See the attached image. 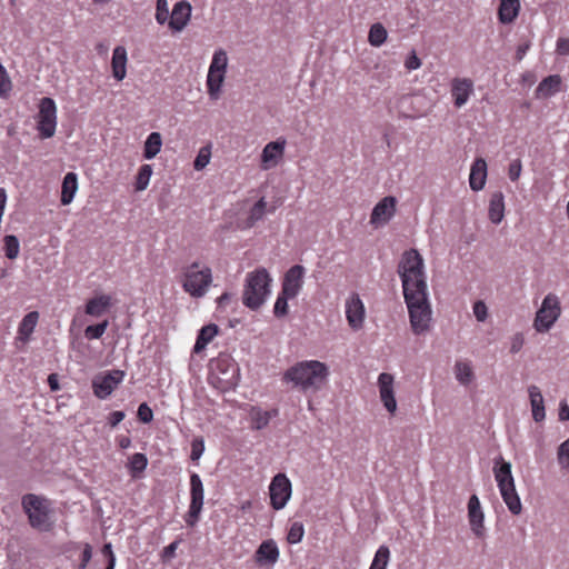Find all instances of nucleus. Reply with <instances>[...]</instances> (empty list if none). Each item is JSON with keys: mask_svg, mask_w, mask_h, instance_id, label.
I'll use <instances>...</instances> for the list:
<instances>
[{"mask_svg": "<svg viewBox=\"0 0 569 569\" xmlns=\"http://www.w3.org/2000/svg\"><path fill=\"white\" fill-rule=\"evenodd\" d=\"M403 299L428 296L425 260L416 249L405 251L398 264Z\"/></svg>", "mask_w": 569, "mask_h": 569, "instance_id": "1", "label": "nucleus"}, {"mask_svg": "<svg viewBox=\"0 0 569 569\" xmlns=\"http://www.w3.org/2000/svg\"><path fill=\"white\" fill-rule=\"evenodd\" d=\"M329 368L318 360H303L291 366L283 373V380L299 390L319 391L328 381Z\"/></svg>", "mask_w": 569, "mask_h": 569, "instance_id": "2", "label": "nucleus"}, {"mask_svg": "<svg viewBox=\"0 0 569 569\" xmlns=\"http://www.w3.org/2000/svg\"><path fill=\"white\" fill-rule=\"evenodd\" d=\"M21 506L30 526L41 532H48L54 527V510L52 502L43 496L28 493L22 497Z\"/></svg>", "mask_w": 569, "mask_h": 569, "instance_id": "3", "label": "nucleus"}, {"mask_svg": "<svg viewBox=\"0 0 569 569\" xmlns=\"http://www.w3.org/2000/svg\"><path fill=\"white\" fill-rule=\"evenodd\" d=\"M492 471L500 496L508 510L515 516L520 515L522 511V503L516 489L511 463L499 456L493 460Z\"/></svg>", "mask_w": 569, "mask_h": 569, "instance_id": "4", "label": "nucleus"}, {"mask_svg": "<svg viewBox=\"0 0 569 569\" xmlns=\"http://www.w3.org/2000/svg\"><path fill=\"white\" fill-rule=\"evenodd\" d=\"M271 277L266 268H258L246 276L242 302L251 310L260 308L268 299L271 290Z\"/></svg>", "mask_w": 569, "mask_h": 569, "instance_id": "5", "label": "nucleus"}, {"mask_svg": "<svg viewBox=\"0 0 569 569\" xmlns=\"http://www.w3.org/2000/svg\"><path fill=\"white\" fill-rule=\"evenodd\" d=\"M211 268L202 262H192L182 272V289L194 299L207 295L212 283Z\"/></svg>", "mask_w": 569, "mask_h": 569, "instance_id": "6", "label": "nucleus"}, {"mask_svg": "<svg viewBox=\"0 0 569 569\" xmlns=\"http://www.w3.org/2000/svg\"><path fill=\"white\" fill-rule=\"evenodd\" d=\"M410 329L415 336H425L432 328V308L428 296L405 299Z\"/></svg>", "mask_w": 569, "mask_h": 569, "instance_id": "7", "label": "nucleus"}, {"mask_svg": "<svg viewBox=\"0 0 569 569\" xmlns=\"http://www.w3.org/2000/svg\"><path fill=\"white\" fill-rule=\"evenodd\" d=\"M562 315L560 297L555 292L547 293L537 309L532 328L537 333L549 332Z\"/></svg>", "mask_w": 569, "mask_h": 569, "instance_id": "8", "label": "nucleus"}, {"mask_svg": "<svg viewBox=\"0 0 569 569\" xmlns=\"http://www.w3.org/2000/svg\"><path fill=\"white\" fill-rule=\"evenodd\" d=\"M210 378L217 387L227 391L234 388L239 381V367L229 356H220L211 361Z\"/></svg>", "mask_w": 569, "mask_h": 569, "instance_id": "9", "label": "nucleus"}, {"mask_svg": "<svg viewBox=\"0 0 569 569\" xmlns=\"http://www.w3.org/2000/svg\"><path fill=\"white\" fill-rule=\"evenodd\" d=\"M37 114V130L40 138L49 139L54 136L57 129V106L53 99L42 98L39 102Z\"/></svg>", "mask_w": 569, "mask_h": 569, "instance_id": "10", "label": "nucleus"}, {"mask_svg": "<svg viewBox=\"0 0 569 569\" xmlns=\"http://www.w3.org/2000/svg\"><path fill=\"white\" fill-rule=\"evenodd\" d=\"M204 500L203 483L198 473L190 476V505L184 516V521L189 527H194L199 521Z\"/></svg>", "mask_w": 569, "mask_h": 569, "instance_id": "11", "label": "nucleus"}, {"mask_svg": "<svg viewBox=\"0 0 569 569\" xmlns=\"http://www.w3.org/2000/svg\"><path fill=\"white\" fill-rule=\"evenodd\" d=\"M292 493L289 478L284 473H277L269 486L270 505L274 510H281L288 503Z\"/></svg>", "mask_w": 569, "mask_h": 569, "instance_id": "12", "label": "nucleus"}, {"mask_svg": "<svg viewBox=\"0 0 569 569\" xmlns=\"http://www.w3.org/2000/svg\"><path fill=\"white\" fill-rule=\"evenodd\" d=\"M287 140L282 137L268 142L261 151L259 167L263 171L277 168L284 158Z\"/></svg>", "mask_w": 569, "mask_h": 569, "instance_id": "13", "label": "nucleus"}, {"mask_svg": "<svg viewBox=\"0 0 569 569\" xmlns=\"http://www.w3.org/2000/svg\"><path fill=\"white\" fill-rule=\"evenodd\" d=\"M397 210V199L393 196L383 197L373 207L369 223L379 229L385 227L395 217Z\"/></svg>", "mask_w": 569, "mask_h": 569, "instance_id": "14", "label": "nucleus"}, {"mask_svg": "<svg viewBox=\"0 0 569 569\" xmlns=\"http://www.w3.org/2000/svg\"><path fill=\"white\" fill-rule=\"evenodd\" d=\"M345 315L348 326L353 331L363 328L366 320V307L358 293H351L345 301Z\"/></svg>", "mask_w": 569, "mask_h": 569, "instance_id": "15", "label": "nucleus"}, {"mask_svg": "<svg viewBox=\"0 0 569 569\" xmlns=\"http://www.w3.org/2000/svg\"><path fill=\"white\" fill-rule=\"evenodd\" d=\"M192 13V7L189 1L180 0L174 3L172 11L169 16L168 23L169 29L173 33L182 32L189 24Z\"/></svg>", "mask_w": 569, "mask_h": 569, "instance_id": "16", "label": "nucleus"}, {"mask_svg": "<svg viewBox=\"0 0 569 569\" xmlns=\"http://www.w3.org/2000/svg\"><path fill=\"white\" fill-rule=\"evenodd\" d=\"M379 398L390 415L397 411V400L395 395V377L391 373L382 372L378 377Z\"/></svg>", "mask_w": 569, "mask_h": 569, "instance_id": "17", "label": "nucleus"}, {"mask_svg": "<svg viewBox=\"0 0 569 569\" xmlns=\"http://www.w3.org/2000/svg\"><path fill=\"white\" fill-rule=\"evenodd\" d=\"M475 92V84L470 78L456 77L450 82V93L453 106L462 108Z\"/></svg>", "mask_w": 569, "mask_h": 569, "instance_id": "18", "label": "nucleus"}, {"mask_svg": "<svg viewBox=\"0 0 569 569\" xmlns=\"http://www.w3.org/2000/svg\"><path fill=\"white\" fill-rule=\"evenodd\" d=\"M122 379L123 372L119 370L96 376L92 381L94 395L101 399L107 398L122 381Z\"/></svg>", "mask_w": 569, "mask_h": 569, "instance_id": "19", "label": "nucleus"}, {"mask_svg": "<svg viewBox=\"0 0 569 569\" xmlns=\"http://www.w3.org/2000/svg\"><path fill=\"white\" fill-rule=\"evenodd\" d=\"M305 276V267L300 264L291 267L283 277L281 292L287 297L296 298L302 289Z\"/></svg>", "mask_w": 569, "mask_h": 569, "instance_id": "20", "label": "nucleus"}, {"mask_svg": "<svg viewBox=\"0 0 569 569\" xmlns=\"http://www.w3.org/2000/svg\"><path fill=\"white\" fill-rule=\"evenodd\" d=\"M468 519L470 529L477 537H482L485 531V513L478 496L472 495L468 501Z\"/></svg>", "mask_w": 569, "mask_h": 569, "instance_id": "21", "label": "nucleus"}, {"mask_svg": "<svg viewBox=\"0 0 569 569\" xmlns=\"http://www.w3.org/2000/svg\"><path fill=\"white\" fill-rule=\"evenodd\" d=\"M279 548L274 540L268 539L261 542L256 550V561L263 565H274L279 559Z\"/></svg>", "mask_w": 569, "mask_h": 569, "instance_id": "22", "label": "nucleus"}, {"mask_svg": "<svg viewBox=\"0 0 569 569\" xmlns=\"http://www.w3.org/2000/svg\"><path fill=\"white\" fill-rule=\"evenodd\" d=\"M487 162L483 158H477L470 168L469 186L473 191L485 188L487 181Z\"/></svg>", "mask_w": 569, "mask_h": 569, "instance_id": "23", "label": "nucleus"}, {"mask_svg": "<svg viewBox=\"0 0 569 569\" xmlns=\"http://www.w3.org/2000/svg\"><path fill=\"white\" fill-rule=\"evenodd\" d=\"M112 306V299L109 295H97L86 303L84 312L88 316L99 318L106 315Z\"/></svg>", "mask_w": 569, "mask_h": 569, "instance_id": "24", "label": "nucleus"}, {"mask_svg": "<svg viewBox=\"0 0 569 569\" xmlns=\"http://www.w3.org/2000/svg\"><path fill=\"white\" fill-rule=\"evenodd\" d=\"M453 375L459 385L465 387L471 385L476 379L472 361L458 359L453 366Z\"/></svg>", "mask_w": 569, "mask_h": 569, "instance_id": "25", "label": "nucleus"}, {"mask_svg": "<svg viewBox=\"0 0 569 569\" xmlns=\"http://www.w3.org/2000/svg\"><path fill=\"white\" fill-rule=\"evenodd\" d=\"M227 74L208 70L206 78V89L210 100L217 101L222 96V89Z\"/></svg>", "mask_w": 569, "mask_h": 569, "instance_id": "26", "label": "nucleus"}, {"mask_svg": "<svg viewBox=\"0 0 569 569\" xmlns=\"http://www.w3.org/2000/svg\"><path fill=\"white\" fill-rule=\"evenodd\" d=\"M528 396L530 400L532 418L536 422H540L546 418L545 400L538 386L528 387Z\"/></svg>", "mask_w": 569, "mask_h": 569, "instance_id": "27", "label": "nucleus"}, {"mask_svg": "<svg viewBox=\"0 0 569 569\" xmlns=\"http://www.w3.org/2000/svg\"><path fill=\"white\" fill-rule=\"evenodd\" d=\"M520 11V0H499L498 19L508 24L516 20Z\"/></svg>", "mask_w": 569, "mask_h": 569, "instance_id": "28", "label": "nucleus"}, {"mask_svg": "<svg viewBox=\"0 0 569 569\" xmlns=\"http://www.w3.org/2000/svg\"><path fill=\"white\" fill-rule=\"evenodd\" d=\"M488 218L495 223L499 224L505 218V196L501 191L491 194L488 208Z\"/></svg>", "mask_w": 569, "mask_h": 569, "instance_id": "29", "label": "nucleus"}, {"mask_svg": "<svg viewBox=\"0 0 569 569\" xmlns=\"http://www.w3.org/2000/svg\"><path fill=\"white\" fill-rule=\"evenodd\" d=\"M39 321V312L38 311H31L27 313L18 327V340L22 342H28L31 338V335L33 333L37 323Z\"/></svg>", "mask_w": 569, "mask_h": 569, "instance_id": "30", "label": "nucleus"}, {"mask_svg": "<svg viewBox=\"0 0 569 569\" xmlns=\"http://www.w3.org/2000/svg\"><path fill=\"white\" fill-rule=\"evenodd\" d=\"M78 191V176L74 172H68L61 186V203L63 206L70 204Z\"/></svg>", "mask_w": 569, "mask_h": 569, "instance_id": "31", "label": "nucleus"}, {"mask_svg": "<svg viewBox=\"0 0 569 569\" xmlns=\"http://www.w3.org/2000/svg\"><path fill=\"white\" fill-rule=\"evenodd\" d=\"M561 78L558 74H552L545 78L536 89L537 98H549L560 91Z\"/></svg>", "mask_w": 569, "mask_h": 569, "instance_id": "32", "label": "nucleus"}, {"mask_svg": "<svg viewBox=\"0 0 569 569\" xmlns=\"http://www.w3.org/2000/svg\"><path fill=\"white\" fill-rule=\"evenodd\" d=\"M127 51L123 47H117L113 50L111 67L112 74L117 80H122L126 77L127 70Z\"/></svg>", "mask_w": 569, "mask_h": 569, "instance_id": "33", "label": "nucleus"}, {"mask_svg": "<svg viewBox=\"0 0 569 569\" xmlns=\"http://www.w3.org/2000/svg\"><path fill=\"white\" fill-rule=\"evenodd\" d=\"M219 328L217 325L210 323L204 327H202L199 331V335L197 337L193 352L200 353L202 350L206 349L208 343L212 341V339L218 335Z\"/></svg>", "mask_w": 569, "mask_h": 569, "instance_id": "34", "label": "nucleus"}, {"mask_svg": "<svg viewBox=\"0 0 569 569\" xmlns=\"http://www.w3.org/2000/svg\"><path fill=\"white\" fill-rule=\"evenodd\" d=\"M229 66L228 52L223 48H217L211 57L208 70L227 74Z\"/></svg>", "mask_w": 569, "mask_h": 569, "instance_id": "35", "label": "nucleus"}, {"mask_svg": "<svg viewBox=\"0 0 569 569\" xmlns=\"http://www.w3.org/2000/svg\"><path fill=\"white\" fill-rule=\"evenodd\" d=\"M277 411H267L260 408L253 407L250 410V420L253 429L260 430L268 426L272 416H274Z\"/></svg>", "mask_w": 569, "mask_h": 569, "instance_id": "36", "label": "nucleus"}, {"mask_svg": "<svg viewBox=\"0 0 569 569\" xmlns=\"http://www.w3.org/2000/svg\"><path fill=\"white\" fill-rule=\"evenodd\" d=\"M162 137L159 132H152L144 141V159L154 158L161 150Z\"/></svg>", "mask_w": 569, "mask_h": 569, "instance_id": "37", "label": "nucleus"}, {"mask_svg": "<svg viewBox=\"0 0 569 569\" xmlns=\"http://www.w3.org/2000/svg\"><path fill=\"white\" fill-rule=\"evenodd\" d=\"M388 37V32L386 28L380 23H373L370 27L369 34H368V42L376 48L381 47Z\"/></svg>", "mask_w": 569, "mask_h": 569, "instance_id": "38", "label": "nucleus"}, {"mask_svg": "<svg viewBox=\"0 0 569 569\" xmlns=\"http://www.w3.org/2000/svg\"><path fill=\"white\" fill-rule=\"evenodd\" d=\"M390 560V550L387 546H380L376 551L369 569H387Z\"/></svg>", "mask_w": 569, "mask_h": 569, "instance_id": "39", "label": "nucleus"}, {"mask_svg": "<svg viewBox=\"0 0 569 569\" xmlns=\"http://www.w3.org/2000/svg\"><path fill=\"white\" fill-rule=\"evenodd\" d=\"M3 243L6 257L10 260L17 259L20 253V243L18 238L13 234H8L3 238Z\"/></svg>", "mask_w": 569, "mask_h": 569, "instance_id": "40", "label": "nucleus"}, {"mask_svg": "<svg viewBox=\"0 0 569 569\" xmlns=\"http://www.w3.org/2000/svg\"><path fill=\"white\" fill-rule=\"evenodd\" d=\"M267 202L264 198L258 200L250 209L248 216V227H252L257 221L261 220L266 213Z\"/></svg>", "mask_w": 569, "mask_h": 569, "instance_id": "41", "label": "nucleus"}, {"mask_svg": "<svg viewBox=\"0 0 569 569\" xmlns=\"http://www.w3.org/2000/svg\"><path fill=\"white\" fill-rule=\"evenodd\" d=\"M305 536V527L303 523L300 521H295L290 525V528L288 530L287 535V541L290 545H297L301 542Z\"/></svg>", "mask_w": 569, "mask_h": 569, "instance_id": "42", "label": "nucleus"}, {"mask_svg": "<svg viewBox=\"0 0 569 569\" xmlns=\"http://www.w3.org/2000/svg\"><path fill=\"white\" fill-rule=\"evenodd\" d=\"M211 159V144H207L200 148L194 161H193V168L197 171H200L204 169Z\"/></svg>", "mask_w": 569, "mask_h": 569, "instance_id": "43", "label": "nucleus"}, {"mask_svg": "<svg viewBox=\"0 0 569 569\" xmlns=\"http://www.w3.org/2000/svg\"><path fill=\"white\" fill-rule=\"evenodd\" d=\"M557 461L562 470H569V438L558 447Z\"/></svg>", "mask_w": 569, "mask_h": 569, "instance_id": "44", "label": "nucleus"}, {"mask_svg": "<svg viewBox=\"0 0 569 569\" xmlns=\"http://www.w3.org/2000/svg\"><path fill=\"white\" fill-rule=\"evenodd\" d=\"M12 90V82L10 77L6 70V68L0 63V97L8 98Z\"/></svg>", "mask_w": 569, "mask_h": 569, "instance_id": "45", "label": "nucleus"}, {"mask_svg": "<svg viewBox=\"0 0 569 569\" xmlns=\"http://www.w3.org/2000/svg\"><path fill=\"white\" fill-rule=\"evenodd\" d=\"M108 321L104 320L101 323L88 326L84 330V336L89 340L99 339L103 336L108 328Z\"/></svg>", "mask_w": 569, "mask_h": 569, "instance_id": "46", "label": "nucleus"}, {"mask_svg": "<svg viewBox=\"0 0 569 569\" xmlns=\"http://www.w3.org/2000/svg\"><path fill=\"white\" fill-rule=\"evenodd\" d=\"M169 6L167 0H157L156 20L159 24H164L169 19Z\"/></svg>", "mask_w": 569, "mask_h": 569, "instance_id": "47", "label": "nucleus"}, {"mask_svg": "<svg viewBox=\"0 0 569 569\" xmlns=\"http://www.w3.org/2000/svg\"><path fill=\"white\" fill-rule=\"evenodd\" d=\"M289 299H293V298L287 297L282 292L278 296V298L274 302V307H273V312L277 317H282V316L287 315Z\"/></svg>", "mask_w": 569, "mask_h": 569, "instance_id": "48", "label": "nucleus"}, {"mask_svg": "<svg viewBox=\"0 0 569 569\" xmlns=\"http://www.w3.org/2000/svg\"><path fill=\"white\" fill-rule=\"evenodd\" d=\"M204 451V441L201 437L194 438L191 442V455L190 458L192 461H197L200 459Z\"/></svg>", "mask_w": 569, "mask_h": 569, "instance_id": "49", "label": "nucleus"}, {"mask_svg": "<svg viewBox=\"0 0 569 569\" xmlns=\"http://www.w3.org/2000/svg\"><path fill=\"white\" fill-rule=\"evenodd\" d=\"M473 315L479 322H485L488 318V308L481 300L476 301L472 307Z\"/></svg>", "mask_w": 569, "mask_h": 569, "instance_id": "50", "label": "nucleus"}, {"mask_svg": "<svg viewBox=\"0 0 569 569\" xmlns=\"http://www.w3.org/2000/svg\"><path fill=\"white\" fill-rule=\"evenodd\" d=\"M129 466L132 477L139 478L142 472V453H136Z\"/></svg>", "mask_w": 569, "mask_h": 569, "instance_id": "51", "label": "nucleus"}, {"mask_svg": "<svg viewBox=\"0 0 569 569\" xmlns=\"http://www.w3.org/2000/svg\"><path fill=\"white\" fill-rule=\"evenodd\" d=\"M522 170V164L519 159H515L511 161L508 168V177L511 181H516L519 179Z\"/></svg>", "mask_w": 569, "mask_h": 569, "instance_id": "52", "label": "nucleus"}, {"mask_svg": "<svg viewBox=\"0 0 569 569\" xmlns=\"http://www.w3.org/2000/svg\"><path fill=\"white\" fill-rule=\"evenodd\" d=\"M523 343H525V338H523L522 333L513 335L510 339V352L513 355L518 353L522 349Z\"/></svg>", "mask_w": 569, "mask_h": 569, "instance_id": "53", "label": "nucleus"}, {"mask_svg": "<svg viewBox=\"0 0 569 569\" xmlns=\"http://www.w3.org/2000/svg\"><path fill=\"white\" fill-rule=\"evenodd\" d=\"M405 67L406 69H408L409 71H412V70H417L421 67V60L418 58V56L416 54V52H411L406 61H405Z\"/></svg>", "mask_w": 569, "mask_h": 569, "instance_id": "54", "label": "nucleus"}, {"mask_svg": "<svg viewBox=\"0 0 569 569\" xmlns=\"http://www.w3.org/2000/svg\"><path fill=\"white\" fill-rule=\"evenodd\" d=\"M556 52L559 56H569V38H559L557 40Z\"/></svg>", "mask_w": 569, "mask_h": 569, "instance_id": "55", "label": "nucleus"}, {"mask_svg": "<svg viewBox=\"0 0 569 569\" xmlns=\"http://www.w3.org/2000/svg\"><path fill=\"white\" fill-rule=\"evenodd\" d=\"M92 557V548L90 545L86 543L82 550L81 555V563L79 566V569H84Z\"/></svg>", "mask_w": 569, "mask_h": 569, "instance_id": "56", "label": "nucleus"}, {"mask_svg": "<svg viewBox=\"0 0 569 569\" xmlns=\"http://www.w3.org/2000/svg\"><path fill=\"white\" fill-rule=\"evenodd\" d=\"M178 545H179L178 541H173L170 545H168L167 547H164V549L162 551V559L164 561H168L174 557Z\"/></svg>", "mask_w": 569, "mask_h": 569, "instance_id": "57", "label": "nucleus"}, {"mask_svg": "<svg viewBox=\"0 0 569 569\" xmlns=\"http://www.w3.org/2000/svg\"><path fill=\"white\" fill-rule=\"evenodd\" d=\"M559 420L568 421L569 420V406L567 401L562 400L559 405Z\"/></svg>", "mask_w": 569, "mask_h": 569, "instance_id": "58", "label": "nucleus"}, {"mask_svg": "<svg viewBox=\"0 0 569 569\" xmlns=\"http://www.w3.org/2000/svg\"><path fill=\"white\" fill-rule=\"evenodd\" d=\"M124 418V413L122 411H113L109 416V423L111 427H116L120 423Z\"/></svg>", "mask_w": 569, "mask_h": 569, "instance_id": "59", "label": "nucleus"}, {"mask_svg": "<svg viewBox=\"0 0 569 569\" xmlns=\"http://www.w3.org/2000/svg\"><path fill=\"white\" fill-rule=\"evenodd\" d=\"M230 293L224 292L220 297L217 298V303L219 307L224 306L230 300Z\"/></svg>", "mask_w": 569, "mask_h": 569, "instance_id": "60", "label": "nucleus"}, {"mask_svg": "<svg viewBox=\"0 0 569 569\" xmlns=\"http://www.w3.org/2000/svg\"><path fill=\"white\" fill-rule=\"evenodd\" d=\"M136 189L142 190V167L139 168L136 177Z\"/></svg>", "mask_w": 569, "mask_h": 569, "instance_id": "61", "label": "nucleus"}, {"mask_svg": "<svg viewBox=\"0 0 569 569\" xmlns=\"http://www.w3.org/2000/svg\"><path fill=\"white\" fill-rule=\"evenodd\" d=\"M102 553L108 557V560L111 559V557H114L113 552H112V549H111V545L110 543H106L102 548Z\"/></svg>", "mask_w": 569, "mask_h": 569, "instance_id": "62", "label": "nucleus"}, {"mask_svg": "<svg viewBox=\"0 0 569 569\" xmlns=\"http://www.w3.org/2000/svg\"><path fill=\"white\" fill-rule=\"evenodd\" d=\"M152 174V169L149 164H144V188L148 186V181L150 176Z\"/></svg>", "mask_w": 569, "mask_h": 569, "instance_id": "63", "label": "nucleus"}, {"mask_svg": "<svg viewBox=\"0 0 569 569\" xmlns=\"http://www.w3.org/2000/svg\"><path fill=\"white\" fill-rule=\"evenodd\" d=\"M152 419V410L144 403V423Z\"/></svg>", "mask_w": 569, "mask_h": 569, "instance_id": "64", "label": "nucleus"}]
</instances>
